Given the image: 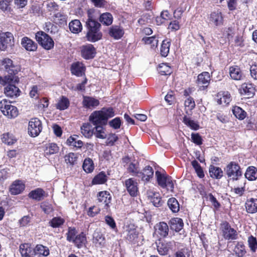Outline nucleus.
<instances>
[{
	"label": "nucleus",
	"mask_w": 257,
	"mask_h": 257,
	"mask_svg": "<svg viewBox=\"0 0 257 257\" xmlns=\"http://www.w3.org/2000/svg\"><path fill=\"white\" fill-rule=\"evenodd\" d=\"M93 12L91 10L87 11L88 20L86 22V38L88 41L91 42L98 41L102 37V34L100 30L101 25L94 18Z\"/></svg>",
	"instance_id": "f257e3e1"
},
{
	"label": "nucleus",
	"mask_w": 257,
	"mask_h": 257,
	"mask_svg": "<svg viewBox=\"0 0 257 257\" xmlns=\"http://www.w3.org/2000/svg\"><path fill=\"white\" fill-rule=\"evenodd\" d=\"M19 82V77L16 75L0 76V84L5 86L4 92L6 96L10 97H18L21 91L16 86Z\"/></svg>",
	"instance_id": "f03ea898"
},
{
	"label": "nucleus",
	"mask_w": 257,
	"mask_h": 257,
	"mask_svg": "<svg viewBox=\"0 0 257 257\" xmlns=\"http://www.w3.org/2000/svg\"><path fill=\"white\" fill-rule=\"evenodd\" d=\"M114 115L115 111L113 108L103 107L100 110L93 111L90 115L89 120L93 124H106L108 119Z\"/></svg>",
	"instance_id": "7ed1b4c3"
},
{
	"label": "nucleus",
	"mask_w": 257,
	"mask_h": 257,
	"mask_svg": "<svg viewBox=\"0 0 257 257\" xmlns=\"http://www.w3.org/2000/svg\"><path fill=\"white\" fill-rule=\"evenodd\" d=\"M0 109L3 114L9 118H15L19 113L18 108L6 99H3L0 101Z\"/></svg>",
	"instance_id": "20e7f679"
},
{
	"label": "nucleus",
	"mask_w": 257,
	"mask_h": 257,
	"mask_svg": "<svg viewBox=\"0 0 257 257\" xmlns=\"http://www.w3.org/2000/svg\"><path fill=\"white\" fill-rule=\"evenodd\" d=\"M155 175L159 186L163 188H166L168 191H173L175 181L173 180L171 177L158 171L156 172Z\"/></svg>",
	"instance_id": "39448f33"
},
{
	"label": "nucleus",
	"mask_w": 257,
	"mask_h": 257,
	"mask_svg": "<svg viewBox=\"0 0 257 257\" xmlns=\"http://www.w3.org/2000/svg\"><path fill=\"white\" fill-rule=\"evenodd\" d=\"M0 70L7 72V75H16L20 71V68L14 63L12 60L5 58L0 60Z\"/></svg>",
	"instance_id": "423d86ee"
},
{
	"label": "nucleus",
	"mask_w": 257,
	"mask_h": 257,
	"mask_svg": "<svg viewBox=\"0 0 257 257\" xmlns=\"http://www.w3.org/2000/svg\"><path fill=\"white\" fill-rule=\"evenodd\" d=\"M226 175L233 181L239 180V178L242 176L240 167L238 163L230 162L224 169Z\"/></svg>",
	"instance_id": "0eeeda50"
},
{
	"label": "nucleus",
	"mask_w": 257,
	"mask_h": 257,
	"mask_svg": "<svg viewBox=\"0 0 257 257\" xmlns=\"http://www.w3.org/2000/svg\"><path fill=\"white\" fill-rule=\"evenodd\" d=\"M35 38L38 43L46 50H50L54 47L53 39L46 33L43 31L38 32Z\"/></svg>",
	"instance_id": "6e6552de"
},
{
	"label": "nucleus",
	"mask_w": 257,
	"mask_h": 257,
	"mask_svg": "<svg viewBox=\"0 0 257 257\" xmlns=\"http://www.w3.org/2000/svg\"><path fill=\"white\" fill-rule=\"evenodd\" d=\"M220 229L223 237L227 240H235L237 237V233L232 228L228 222L224 221L221 223Z\"/></svg>",
	"instance_id": "1a4fd4ad"
},
{
	"label": "nucleus",
	"mask_w": 257,
	"mask_h": 257,
	"mask_svg": "<svg viewBox=\"0 0 257 257\" xmlns=\"http://www.w3.org/2000/svg\"><path fill=\"white\" fill-rule=\"evenodd\" d=\"M28 130L31 136L33 137L37 136L42 131L41 121L37 118H32L29 122Z\"/></svg>",
	"instance_id": "9d476101"
},
{
	"label": "nucleus",
	"mask_w": 257,
	"mask_h": 257,
	"mask_svg": "<svg viewBox=\"0 0 257 257\" xmlns=\"http://www.w3.org/2000/svg\"><path fill=\"white\" fill-rule=\"evenodd\" d=\"M124 185L127 191L132 197L137 196L139 192L138 183L137 180L133 178L126 179Z\"/></svg>",
	"instance_id": "9b49d317"
},
{
	"label": "nucleus",
	"mask_w": 257,
	"mask_h": 257,
	"mask_svg": "<svg viewBox=\"0 0 257 257\" xmlns=\"http://www.w3.org/2000/svg\"><path fill=\"white\" fill-rule=\"evenodd\" d=\"M13 39V35L11 33H0V50H5L12 44Z\"/></svg>",
	"instance_id": "f8f14e48"
},
{
	"label": "nucleus",
	"mask_w": 257,
	"mask_h": 257,
	"mask_svg": "<svg viewBox=\"0 0 257 257\" xmlns=\"http://www.w3.org/2000/svg\"><path fill=\"white\" fill-rule=\"evenodd\" d=\"M210 75L207 72H203L199 74L196 83L200 90H204L208 87L210 81Z\"/></svg>",
	"instance_id": "ddd939ff"
},
{
	"label": "nucleus",
	"mask_w": 257,
	"mask_h": 257,
	"mask_svg": "<svg viewBox=\"0 0 257 257\" xmlns=\"http://www.w3.org/2000/svg\"><path fill=\"white\" fill-rule=\"evenodd\" d=\"M83 107L87 109L92 110L99 105V100L93 97L83 96L82 100Z\"/></svg>",
	"instance_id": "4468645a"
},
{
	"label": "nucleus",
	"mask_w": 257,
	"mask_h": 257,
	"mask_svg": "<svg viewBox=\"0 0 257 257\" xmlns=\"http://www.w3.org/2000/svg\"><path fill=\"white\" fill-rule=\"evenodd\" d=\"M25 188L24 183L22 180H17L10 185L9 191L12 195H16L22 193Z\"/></svg>",
	"instance_id": "2eb2a0df"
},
{
	"label": "nucleus",
	"mask_w": 257,
	"mask_h": 257,
	"mask_svg": "<svg viewBox=\"0 0 257 257\" xmlns=\"http://www.w3.org/2000/svg\"><path fill=\"white\" fill-rule=\"evenodd\" d=\"M95 53V49L91 44L83 45L81 47V56L85 59L93 58Z\"/></svg>",
	"instance_id": "dca6fc26"
},
{
	"label": "nucleus",
	"mask_w": 257,
	"mask_h": 257,
	"mask_svg": "<svg viewBox=\"0 0 257 257\" xmlns=\"http://www.w3.org/2000/svg\"><path fill=\"white\" fill-rule=\"evenodd\" d=\"M209 23L215 26H221L223 24V18L222 13L217 11L212 12L209 17Z\"/></svg>",
	"instance_id": "f3484780"
},
{
	"label": "nucleus",
	"mask_w": 257,
	"mask_h": 257,
	"mask_svg": "<svg viewBox=\"0 0 257 257\" xmlns=\"http://www.w3.org/2000/svg\"><path fill=\"white\" fill-rule=\"evenodd\" d=\"M20 251L23 257H35V248L28 243H24L20 246Z\"/></svg>",
	"instance_id": "a211bd4d"
},
{
	"label": "nucleus",
	"mask_w": 257,
	"mask_h": 257,
	"mask_svg": "<svg viewBox=\"0 0 257 257\" xmlns=\"http://www.w3.org/2000/svg\"><path fill=\"white\" fill-rule=\"evenodd\" d=\"M155 233L161 237H165L168 234L169 227L165 222H160L155 226Z\"/></svg>",
	"instance_id": "6ab92c4d"
},
{
	"label": "nucleus",
	"mask_w": 257,
	"mask_h": 257,
	"mask_svg": "<svg viewBox=\"0 0 257 257\" xmlns=\"http://www.w3.org/2000/svg\"><path fill=\"white\" fill-rule=\"evenodd\" d=\"M229 73L231 79L235 80H241L244 77L243 72L237 66L230 67Z\"/></svg>",
	"instance_id": "aec40b11"
},
{
	"label": "nucleus",
	"mask_w": 257,
	"mask_h": 257,
	"mask_svg": "<svg viewBox=\"0 0 257 257\" xmlns=\"http://www.w3.org/2000/svg\"><path fill=\"white\" fill-rule=\"evenodd\" d=\"M71 71L73 74L77 76H82L84 74L85 67L83 63L77 62L72 64Z\"/></svg>",
	"instance_id": "412c9836"
},
{
	"label": "nucleus",
	"mask_w": 257,
	"mask_h": 257,
	"mask_svg": "<svg viewBox=\"0 0 257 257\" xmlns=\"http://www.w3.org/2000/svg\"><path fill=\"white\" fill-rule=\"evenodd\" d=\"M153 174L154 171L153 168L151 167L148 166L143 169L142 172H139L137 176L141 178L142 181L148 182L152 178Z\"/></svg>",
	"instance_id": "4be33fe9"
},
{
	"label": "nucleus",
	"mask_w": 257,
	"mask_h": 257,
	"mask_svg": "<svg viewBox=\"0 0 257 257\" xmlns=\"http://www.w3.org/2000/svg\"><path fill=\"white\" fill-rule=\"evenodd\" d=\"M255 92V89L251 83H243L241 85L240 93L242 95H246L248 98L253 96Z\"/></svg>",
	"instance_id": "5701e85b"
},
{
	"label": "nucleus",
	"mask_w": 257,
	"mask_h": 257,
	"mask_svg": "<svg viewBox=\"0 0 257 257\" xmlns=\"http://www.w3.org/2000/svg\"><path fill=\"white\" fill-rule=\"evenodd\" d=\"M97 200L104 207H107L111 201L110 194L106 191L99 192L97 194Z\"/></svg>",
	"instance_id": "b1692460"
},
{
	"label": "nucleus",
	"mask_w": 257,
	"mask_h": 257,
	"mask_svg": "<svg viewBox=\"0 0 257 257\" xmlns=\"http://www.w3.org/2000/svg\"><path fill=\"white\" fill-rule=\"evenodd\" d=\"M21 44L27 51H35L37 48V44L33 40L27 37L22 38Z\"/></svg>",
	"instance_id": "393cba45"
},
{
	"label": "nucleus",
	"mask_w": 257,
	"mask_h": 257,
	"mask_svg": "<svg viewBox=\"0 0 257 257\" xmlns=\"http://www.w3.org/2000/svg\"><path fill=\"white\" fill-rule=\"evenodd\" d=\"M124 34V31L122 28L118 26H113L109 28V35L114 39H120Z\"/></svg>",
	"instance_id": "a878e982"
},
{
	"label": "nucleus",
	"mask_w": 257,
	"mask_h": 257,
	"mask_svg": "<svg viewBox=\"0 0 257 257\" xmlns=\"http://www.w3.org/2000/svg\"><path fill=\"white\" fill-rule=\"evenodd\" d=\"M147 195L154 206H159L161 205L162 199L159 193L150 190L147 191Z\"/></svg>",
	"instance_id": "bb28decb"
},
{
	"label": "nucleus",
	"mask_w": 257,
	"mask_h": 257,
	"mask_svg": "<svg viewBox=\"0 0 257 257\" xmlns=\"http://www.w3.org/2000/svg\"><path fill=\"white\" fill-rule=\"evenodd\" d=\"M45 191L40 188H38L35 190L31 191L28 194L30 198L36 201H41L45 197Z\"/></svg>",
	"instance_id": "cd10ccee"
},
{
	"label": "nucleus",
	"mask_w": 257,
	"mask_h": 257,
	"mask_svg": "<svg viewBox=\"0 0 257 257\" xmlns=\"http://www.w3.org/2000/svg\"><path fill=\"white\" fill-rule=\"evenodd\" d=\"M246 211L249 213H254L257 212V199L249 198L245 203Z\"/></svg>",
	"instance_id": "c85d7f7f"
},
{
	"label": "nucleus",
	"mask_w": 257,
	"mask_h": 257,
	"mask_svg": "<svg viewBox=\"0 0 257 257\" xmlns=\"http://www.w3.org/2000/svg\"><path fill=\"white\" fill-rule=\"evenodd\" d=\"M81 133L86 138H91L94 131V128L92 127V125L87 122L83 123L81 127Z\"/></svg>",
	"instance_id": "c756f323"
},
{
	"label": "nucleus",
	"mask_w": 257,
	"mask_h": 257,
	"mask_svg": "<svg viewBox=\"0 0 257 257\" xmlns=\"http://www.w3.org/2000/svg\"><path fill=\"white\" fill-rule=\"evenodd\" d=\"M93 243L96 246L103 245L105 242V238L99 230H95L93 234Z\"/></svg>",
	"instance_id": "7c9ffc66"
},
{
	"label": "nucleus",
	"mask_w": 257,
	"mask_h": 257,
	"mask_svg": "<svg viewBox=\"0 0 257 257\" xmlns=\"http://www.w3.org/2000/svg\"><path fill=\"white\" fill-rule=\"evenodd\" d=\"M2 141L8 146L13 145L17 142V139L12 133H4L2 136Z\"/></svg>",
	"instance_id": "2f4dec72"
},
{
	"label": "nucleus",
	"mask_w": 257,
	"mask_h": 257,
	"mask_svg": "<svg viewBox=\"0 0 257 257\" xmlns=\"http://www.w3.org/2000/svg\"><path fill=\"white\" fill-rule=\"evenodd\" d=\"M170 227L176 232L180 231L183 226V222L180 218H174L170 220Z\"/></svg>",
	"instance_id": "473e14b6"
},
{
	"label": "nucleus",
	"mask_w": 257,
	"mask_h": 257,
	"mask_svg": "<svg viewBox=\"0 0 257 257\" xmlns=\"http://www.w3.org/2000/svg\"><path fill=\"white\" fill-rule=\"evenodd\" d=\"M245 177L249 181H254L257 179V168L254 166L248 167L245 173Z\"/></svg>",
	"instance_id": "72a5a7b5"
},
{
	"label": "nucleus",
	"mask_w": 257,
	"mask_h": 257,
	"mask_svg": "<svg viewBox=\"0 0 257 257\" xmlns=\"http://www.w3.org/2000/svg\"><path fill=\"white\" fill-rule=\"evenodd\" d=\"M217 103L219 104L226 105L228 104L230 100V95L228 92H220L218 94Z\"/></svg>",
	"instance_id": "f704fd0d"
},
{
	"label": "nucleus",
	"mask_w": 257,
	"mask_h": 257,
	"mask_svg": "<svg viewBox=\"0 0 257 257\" xmlns=\"http://www.w3.org/2000/svg\"><path fill=\"white\" fill-rule=\"evenodd\" d=\"M103 124H93L95 130L93 134L97 138L104 139L106 138V134L105 132V128L102 126Z\"/></svg>",
	"instance_id": "c9c22d12"
},
{
	"label": "nucleus",
	"mask_w": 257,
	"mask_h": 257,
	"mask_svg": "<svg viewBox=\"0 0 257 257\" xmlns=\"http://www.w3.org/2000/svg\"><path fill=\"white\" fill-rule=\"evenodd\" d=\"M35 255L39 256H47L50 253V251L48 247L42 244H37L35 247Z\"/></svg>",
	"instance_id": "e433bc0d"
},
{
	"label": "nucleus",
	"mask_w": 257,
	"mask_h": 257,
	"mask_svg": "<svg viewBox=\"0 0 257 257\" xmlns=\"http://www.w3.org/2000/svg\"><path fill=\"white\" fill-rule=\"evenodd\" d=\"M44 151L46 155H51L58 153L59 147L55 143H49L45 145Z\"/></svg>",
	"instance_id": "4c0bfd02"
},
{
	"label": "nucleus",
	"mask_w": 257,
	"mask_h": 257,
	"mask_svg": "<svg viewBox=\"0 0 257 257\" xmlns=\"http://www.w3.org/2000/svg\"><path fill=\"white\" fill-rule=\"evenodd\" d=\"M70 105L69 99L65 96H62L58 100L56 105L57 109L60 110H64L68 108Z\"/></svg>",
	"instance_id": "58836bf2"
},
{
	"label": "nucleus",
	"mask_w": 257,
	"mask_h": 257,
	"mask_svg": "<svg viewBox=\"0 0 257 257\" xmlns=\"http://www.w3.org/2000/svg\"><path fill=\"white\" fill-rule=\"evenodd\" d=\"M183 122L192 130L196 131L199 128L198 122L192 119L190 117L184 116L183 118Z\"/></svg>",
	"instance_id": "ea45409f"
},
{
	"label": "nucleus",
	"mask_w": 257,
	"mask_h": 257,
	"mask_svg": "<svg viewBox=\"0 0 257 257\" xmlns=\"http://www.w3.org/2000/svg\"><path fill=\"white\" fill-rule=\"evenodd\" d=\"M70 31L73 33H78L82 29V26L81 22L78 20L72 21L69 25Z\"/></svg>",
	"instance_id": "a19ab883"
},
{
	"label": "nucleus",
	"mask_w": 257,
	"mask_h": 257,
	"mask_svg": "<svg viewBox=\"0 0 257 257\" xmlns=\"http://www.w3.org/2000/svg\"><path fill=\"white\" fill-rule=\"evenodd\" d=\"M209 172L210 176L213 178L219 179L223 176V171L221 168L218 167L211 166Z\"/></svg>",
	"instance_id": "79ce46f5"
},
{
	"label": "nucleus",
	"mask_w": 257,
	"mask_h": 257,
	"mask_svg": "<svg viewBox=\"0 0 257 257\" xmlns=\"http://www.w3.org/2000/svg\"><path fill=\"white\" fill-rule=\"evenodd\" d=\"M82 168L86 173H91L94 169V165L92 160L89 158H86L83 161Z\"/></svg>",
	"instance_id": "37998d69"
},
{
	"label": "nucleus",
	"mask_w": 257,
	"mask_h": 257,
	"mask_svg": "<svg viewBox=\"0 0 257 257\" xmlns=\"http://www.w3.org/2000/svg\"><path fill=\"white\" fill-rule=\"evenodd\" d=\"M86 237L85 234L83 232H81L79 234L76 235L73 242L78 248L81 247L84 245L86 242Z\"/></svg>",
	"instance_id": "c03bdc74"
},
{
	"label": "nucleus",
	"mask_w": 257,
	"mask_h": 257,
	"mask_svg": "<svg viewBox=\"0 0 257 257\" xmlns=\"http://www.w3.org/2000/svg\"><path fill=\"white\" fill-rule=\"evenodd\" d=\"M77 139L78 136L76 135L71 136L67 140L66 143L69 146L80 148L83 145V142L81 140H78Z\"/></svg>",
	"instance_id": "a18cd8bd"
},
{
	"label": "nucleus",
	"mask_w": 257,
	"mask_h": 257,
	"mask_svg": "<svg viewBox=\"0 0 257 257\" xmlns=\"http://www.w3.org/2000/svg\"><path fill=\"white\" fill-rule=\"evenodd\" d=\"M65 220L64 218L60 216H56L53 217L49 222V224L53 228L60 227L65 223Z\"/></svg>",
	"instance_id": "49530a36"
},
{
	"label": "nucleus",
	"mask_w": 257,
	"mask_h": 257,
	"mask_svg": "<svg viewBox=\"0 0 257 257\" xmlns=\"http://www.w3.org/2000/svg\"><path fill=\"white\" fill-rule=\"evenodd\" d=\"M99 21L103 25L109 26L112 23L113 17L109 13H103L100 15Z\"/></svg>",
	"instance_id": "de8ad7c7"
},
{
	"label": "nucleus",
	"mask_w": 257,
	"mask_h": 257,
	"mask_svg": "<svg viewBox=\"0 0 257 257\" xmlns=\"http://www.w3.org/2000/svg\"><path fill=\"white\" fill-rule=\"evenodd\" d=\"M171 41L168 39L164 40L162 43L160 48V53L163 57L168 56L170 50Z\"/></svg>",
	"instance_id": "09e8293b"
},
{
	"label": "nucleus",
	"mask_w": 257,
	"mask_h": 257,
	"mask_svg": "<svg viewBox=\"0 0 257 257\" xmlns=\"http://www.w3.org/2000/svg\"><path fill=\"white\" fill-rule=\"evenodd\" d=\"M168 205L170 209L174 213L178 212L180 206L177 200L175 198H171L168 201Z\"/></svg>",
	"instance_id": "8fccbe9b"
},
{
	"label": "nucleus",
	"mask_w": 257,
	"mask_h": 257,
	"mask_svg": "<svg viewBox=\"0 0 257 257\" xmlns=\"http://www.w3.org/2000/svg\"><path fill=\"white\" fill-rule=\"evenodd\" d=\"M240 186H234L233 188L231 189V191L234 192L236 195L238 196H241L243 195L245 192V187L246 181L244 179L242 180H240Z\"/></svg>",
	"instance_id": "3c124183"
},
{
	"label": "nucleus",
	"mask_w": 257,
	"mask_h": 257,
	"mask_svg": "<svg viewBox=\"0 0 257 257\" xmlns=\"http://www.w3.org/2000/svg\"><path fill=\"white\" fill-rule=\"evenodd\" d=\"M142 41L146 44L150 45L151 48L153 49H156L158 44V40L155 36L143 38Z\"/></svg>",
	"instance_id": "603ef678"
},
{
	"label": "nucleus",
	"mask_w": 257,
	"mask_h": 257,
	"mask_svg": "<svg viewBox=\"0 0 257 257\" xmlns=\"http://www.w3.org/2000/svg\"><path fill=\"white\" fill-rule=\"evenodd\" d=\"M107 180L106 176L103 172H100L93 179L91 184L92 185L102 184Z\"/></svg>",
	"instance_id": "864d4df0"
},
{
	"label": "nucleus",
	"mask_w": 257,
	"mask_h": 257,
	"mask_svg": "<svg viewBox=\"0 0 257 257\" xmlns=\"http://www.w3.org/2000/svg\"><path fill=\"white\" fill-rule=\"evenodd\" d=\"M232 111L235 116L240 120H242L246 117L245 111L239 106H234Z\"/></svg>",
	"instance_id": "5fc2aeb1"
},
{
	"label": "nucleus",
	"mask_w": 257,
	"mask_h": 257,
	"mask_svg": "<svg viewBox=\"0 0 257 257\" xmlns=\"http://www.w3.org/2000/svg\"><path fill=\"white\" fill-rule=\"evenodd\" d=\"M158 71L162 75H170L172 73L171 67L166 63L161 64L158 68Z\"/></svg>",
	"instance_id": "6e6d98bb"
},
{
	"label": "nucleus",
	"mask_w": 257,
	"mask_h": 257,
	"mask_svg": "<svg viewBox=\"0 0 257 257\" xmlns=\"http://www.w3.org/2000/svg\"><path fill=\"white\" fill-rule=\"evenodd\" d=\"M64 158L65 161L67 164H69L71 165H74L77 162L78 155L74 153H69L65 155Z\"/></svg>",
	"instance_id": "4d7b16f0"
},
{
	"label": "nucleus",
	"mask_w": 257,
	"mask_h": 257,
	"mask_svg": "<svg viewBox=\"0 0 257 257\" xmlns=\"http://www.w3.org/2000/svg\"><path fill=\"white\" fill-rule=\"evenodd\" d=\"M127 171L129 173H132L137 176L139 174V163L136 161L132 162L128 165L126 168Z\"/></svg>",
	"instance_id": "13d9d810"
},
{
	"label": "nucleus",
	"mask_w": 257,
	"mask_h": 257,
	"mask_svg": "<svg viewBox=\"0 0 257 257\" xmlns=\"http://www.w3.org/2000/svg\"><path fill=\"white\" fill-rule=\"evenodd\" d=\"M127 239L131 242H134L138 238V232L134 227L130 228L127 230Z\"/></svg>",
	"instance_id": "bf43d9fd"
},
{
	"label": "nucleus",
	"mask_w": 257,
	"mask_h": 257,
	"mask_svg": "<svg viewBox=\"0 0 257 257\" xmlns=\"http://www.w3.org/2000/svg\"><path fill=\"white\" fill-rule=\"evenodd\" d=\"M234 251L238 257L243 256L246 252L244 245L241 243H238L234 249Z\"/></svg>",
	"instance_id": "052dcab7"
},
{
	"label": "nucleus",
	"mask_w": 257,
	"mask_h": 257,
	"mask_svg": "<svg viewBox=\"0 0 257 257\" xmlns=\"http://www.w3.org/2000/svg\"><path fill=\"white\" fill-rule=\"evenodd\" d=\"M157 250L160 255H164L168 254L169 250L164 241L159 242L157 245Z\"/></svg>",
	"instance_id": "680f3d73"
},
{
	"label": "nucleus",
	"mask_w": 257,
	"mask_h": 257,
	"mask_svg": "<svg viewBox=\"0 0 257 257\" xmlns=\"http://www.w3.org/2000/svg\"><path fill=\"white\" fill-rule=\"evenodd\" d=\"M184 105L186 111L192 110L195 106V103L193 98L188 97L185 101Z\"/></svg>",
	"instance_id": "e2e57ef3"
},
{
	"label": "nucleus",
	"mask_w": 257,
	"mask_h": 257,
	"mask_svg": "<svg viewBox=\"0 0 257 257\" xmlns=\"http://www.w3.org/2000/svg\"><path fill=\"white\" fill-rule=\"evenodd\" d=\"M77 233V231L74 227H69L68 232L66 233L67 235V240L70 242L74 240Z\"/></svg>",
	"instance_id": "0e129e2a"
},
{
	"label": "nucleus",
	"mask_w": 257,
	"mask_h": 257,
	"mask_svg": "<svg viewBox=\"0 0 257 257\" xmlns=\"http://www.w3.org/2000/svg\"><path fill=\"white\" fill-rule=\"evenodd\" d=\"M45 6L49 11H55L58 10V6L54 2L48 1L45 2Z\"/></svg>",
	"instance_id": "69168bd1"
},
{
	"label": "nucleus",
	"mask_w": 257,
	"mask_h": 257,
	"mask_svg": "<svg viewBox=\"0 0 257 257\" xmlns=\"http://www.w3.org/2000/svg\"><path fill=\"white\" fill-rule=\"evenodd\" d=\"M41 208L45 213L48 214L51 213L53 210L52 205L47 202H42Z\"/></svg>",
	"instance_id": "338daca9"
},
{
	"label": "nucleus",
	"mask_w": 257,
	"mask_h": 257,
	"mask_svg": "<svg viewBox=\"0 0 257 257\" xmlns=\"http://www.w3.org/2000/svg\"><path fill=\"white\" fill-rule=\"evenodd\" d=\"M121 123V120L119 117H115L109 122V125L110 126L114 129H118L120 128Z\"/></svg>",
	"instance_id": "774afa93"
}]
</instances>
